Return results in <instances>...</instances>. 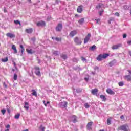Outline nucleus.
Masks as SVG:
<instances>
[{
  "label": "nucleus",
  "instance_id": "35",
  "mask_svg": "<svg viewBox=\"0 0 131 131\" xmlns=\"http://www.w3.org/2000/svg\"><path fill=\"white\" fill-rule=\"evenodd\" d=\"M55 40L56 41H61V40H62V38L56 37L55 38Z\"/></svg>",
  "mask_w": 131,
  "mask_h": 131
},
{
  "label": "nucleus",
  "instance_id": "21",
  "mask_svg": "<svg viewBox=\"0 0 131 131\" xmlns=\"http://www.w3.org/2000/svg\"><path fill=\"white\" fill-rule=\"evenodd\" d=\"M28 54H31V55H32V54H33V53H35V51H32V49H27L26 50Z\"/></svg>",
  "mask_w": 131,
  "mask_h": 131
},
{
  "label": "nucleus",
  "instance_id": "2",
  "mask_svg": "<svg viewBox=\"0 0 131 131\" xmlns=\"http://www.w3.org/2000/svg\"><path fill=\"white\" fill-rule=\"evenodd\" d=\"M74 42H75L76 45H77V46H80V45L82 43L81 39H79L78 37H75V38H74Z\"/></svg>",
  "mask_w": 131,
  "mask_h": 131
},
{
  "label": "nucleus",
  "instance_id": "46",
  "mask_svg": "<svg viewBox=\"0 0 131 131\" xmlns=\"http://www.w3.org/2000/svg\"><path fill=\"white\" fill-rule=\"evenodd\" d=\"M81 60H82V61H85L86 59L84 57H81Z\"/></svg>",
  "mask_w": 131,
  "mask_h": 131
},
{
  "label": "nucleus",
  "instance_id": "39",
  "mask_svg": "<svg viewBox=\"0 0 131 131\" xmlns=\"http://www.w3.org/2000/svg\"><path fill=\"white\" fill-rule=\"evenodd\" d=\"M103 13H104V10H102L101 11L99 12V14L100 16H102L103 15Z\"/></svg>",
  "mask_w": 131,
  "mask_h": 131
},
{
  "label": "nucleus",
  "instance_id": "54",
  "mask_svg": "<svg viewBox=\"0 0 131 131\" xmlns=\"http://www.w3.org/2000/svg\"><path fill=\"white\" fill-rule=\"evenodd\" d=\"M5 131H10V129H6Z\"/></svg>",
  "mask_w": 131,
  "mask_h": 131
},
{
  "label": "nucleus",
  "instance_id": "33",
  "mask_svg": "<svg viewBox=\"0 0 131 131\" xmlns=\"http://www.w3.org/2000/svg\"><path fill=\"white\" fill-rule=\"evenodd\" d=\"M84 107L86 108V109H88V108H90V105H89V103H85L84 104Z\"/></svg>",
  "mask_w": 131,
  "mask_h": 131
},
{
  "label": "nucleus",
  "instance_id": "37",
  "mask_svg": "<svg viewBox=\"0 0 131 131\" xmlns=\"http://www.w3.org/2000/svg\"><path fill=\"white\" fill-rule=\"evenodd\" d=\"M119 86H123V85H124V84L123 83V82H120L118 83Z\"/></svg>",
  "mask_w": 131,
  "mask_h": 131
},
{
  "label": "nucleus",
  "instance_id": "20",
  "mask_svg": "<svg viewBox=\"0 0 131 131\" xmlns=\"http://www.w3.org/2000/svg\"><path fill=\"white\" fill-rule=\"evenodd\" d=\"M12 49L14 51V54H17L18 53V51H17V48H16V46L13 45L12 46Z\"/></svg>",
  "mask_w": 131,
  "mask_h": 131
},
{
  "label": "nucleus",
  "instance_id": "16",
  "mask_svg": "<svg viewBox=\"0 0 131 131\" xmlns=\"http://www.w3.org/2000/svg\"><path fill=\"white\" fill-rule=\"evenodd\" d=\"M100 98L103 102H106V101H107V98H106L105 95H101Z\"/></svg>",
  "mask_w": 131,
  "mask_h": 131
},
{
  "label": "nucleus",
  "instance_id": "9",
  "mask_svg": "<svg viewBox=\"0 0 131 131\" xmlns=\"http://www.w3.org/2000/svg\"><path fill=\"white\" fill-rule=\"evenodd\" d=\"M37 26H46V22L41 20V21H38L36 23Z\"/></svg>",
  "mask_w": 131,
  "mask_h": 131
},
{
  "label": "nucleus",
  "instance_id": "8",
  "mask_svg": "<svg viewBox=\"0 0 131 131\" xmlns=\"http://www.w3.org/2000/svg\"><path fill=\"white\" fill-rule=\"evenodd\" d=\"M98 92H99V90H98V89L97 88H95L91 90V94H92V95H95L96 96H98L97 95Z\"/></svg>",
  "mask_w": 131,
  "mask_h": 131
},
{
  "label": "nucleus",
  "instance_id": "19",
  "mask_svg": "<svg viewBox=\"0 0 131 131\" xmlns=\"http://www.w3.org/2000/svg\"><path fill=\"white\" fill-rule=\"evenodd\" d=\"M96 9H102V8H104V5L100 3L97 6H96Z\"/></svg>",
  "mask_w": 131,
  "mask_h": 131
},
{
  "label": "nucleus",
  "instance_id": "48",
  "mask_svg": "<svg viewBox=\"0 0 131 131\" xmlns=\"http://www.w3.org/2000/svg\"><path fill=\"white\" fill-rule=\"evenodd\" d=\"M43 104H44V105H45V107H47V103H46V101H43Z\"/></svg>",
  "mask_w": 131,
  "mask_h": 131
},
{
  "label": "nucleus",
  "instance_id": "17",
  "mask_svg": "<svg viewBox=\"0 0 131 131\" xmlns=\"http://www.w3.org/2000/svg\"><path fill=\"white\" fill-rule=\"evenodd\" d=\"M76 34H77V32H76V31H73L70 32V36L73 37V36H74V35H76Z\"/></svg>",
  "mask_w": 131,
  "mask_h": 131
},
{
  "label": "nucleus",
  "instance_id": "49",
  "mask_svg": "<svg viewBox=\"0 0 131 131\" xmlns=\"http://www.w3.org/2000/svg\"><path fill=\"white\" fill-rule=\"evenodd\" d=\"M120 119H124V115H122V116L120 117Z\"/></svg>",
  "mask_w": 131,
  "mask_h": 131
},
{
  "label": "nucleus",
  "instance_id": "28",
  "mask_svg": "<svg viewBox=\"0 0 131 131\" xmlns=\"http://www.w3.org/2000/svg\"><path fill=\"white\" fill-rule=\"evenodd\" d=\"M20 48L21 49V54H23V53H24V47H23V45H20Z\"/></svg>",
  "mask_w": 131,
  "mask_h": 131
},
{
  "label": "nucleus",
  "instance_id": "44",
  "mask_svg": "<svg viewBox=\"0 0 131 131\" xmlns=\"http://www.w3.org/2000/svg\"><path fill=\"white\" fill-rule=\"evenodd\" d=\"M3 85L5 88H8V85H7L5 82L3 83Z\"/></svg>",
  "mask_w": 131,
  "mask_h": 131
},
{
  "label": "nucleus",
  "instance_id": "51",
  "mask_svg": "<svg viewBox=\"0 0 131 131\" xmlns=\"http://www.w3.org/2000/svg\"><path fill=\"white\" fill-rule=\"evenodd\" d=\"M13 64L14 65L15 68H16L17 67H16V62L13 61Z\"/></svg>",
  "mask_w": 131,
  "mask_h": 131
},
{
  "label": "nucleus",
  "instance_id": "38",
  "mask_svg": "<svg viewBox=\"0 0 131 131\" xmlns=\"http://www.w3.org/2000/svg\"><path fill=\"white\" fill-rule=\"evenodd\" d=\"M1 112L3 115H5V114L6 113V109L2 110Z\"/></svg>",
  "mask_w": 131,
  "mask_h": 131
},
{
  "label": "nucleus",
  "instance_id": "22",
  "mask_svg": "<svg viewBox=\"0 0 131 131\" xmlns=\"http://www.w3.org/2000/svg\"><path fill=\"white\" fill-rule=\"evenodd\" d=\"M24 107L27 110H28V109H29V106H28V102H25V106H24Z\"/></svg>",
  "mask_w": 131,
  "mask_h": 131
},
{
  "label": "nucleus",
  "instance_id": "57",
  "mask_svg": "<svg viewBox=\"0 0 131 131\" xmlns=\"http://www.w3.org/2000/svg\"><path fill=\"white\" fill-rule=\"evenodd\" d=\"M129 53L130 56H131V51H129Z\"/></svg>",
  "mask_w": 131,
  "mask_h": 131
},
{
  "label": "nucleus",
  "instance_id": "25",
  "mask_svg": "<svg viewBox=\"0 0 131 131\" xmlns=\"http://www.w3.org/2000/svg\"><path fill=\"white\" fill-rule=\"evenodd\" d=\"M111 117H110L107 119V123L108 125H110V124H111Z\"/></svg>",
  "mask_w": 131,
  "mask_h": 131
},
{
  "label": "nucleus",
  "instance_id": "52",
  "mask_svg": "<svg viewBox=\"0 0 131 131\" xmlns=\"http://www.w3.org/2000/svg\"><path fill=\"white\" fill-rule=\"evenodd\" d=\"M84 80H85L86 81H88L89 80V79H88V78L85 77V78H84Z\"/></svg>",
  "mask_w": 131,
  "mask_h": 131
},
{
  "label": "nucleus",
  "instance_id": "62",
  "mask_svg": "<svg viewBox=\"0 0 131 131\" xmlns=\"http://www.w3.org/2000/svg\"><path fill=\"white\" fill-rule=\"evenodd\" d=\"M52 39H54V37H52Z\"/></svg>",
  "mask_w": 131,
  "mask_h": 131
},
{
  "label": "nucleus",
  "instance_id": "3",
  "mask_svg": "<svg viewBox=\"0 0 131 131\" xmlns=\"http://www.w3.org/2000/svg\"><path fill=\"white\" fill-rule=\"evenodd\" d=\"M34 69L35 70V73L36 75H37V76H40V75H41L40 69L39 68V67H35Z\"/></svg>",
  "mask_w": 131,
  "mask_h": 131
},
{
  "label": "nucleus",
  "instance_id": "60",
  "mask_svg": "<svg viewBox=\"0 0 131 131\" xmlns=\"http://www.w3.org/2000/svg\"><path fill=\"white\" fill-rule=\"evenodd\" d=\"M99 131H105V130L102 129V130H99Z\"/></svg>",
  "mask_w": 131,
  "mask_h": 131
},
{
  "label": "nucleus",
  "instance_id": "23",
  "mask_svg": "<svg viewBox=\"0 0 131 131\" xmlns=\"http://www.w3.org/2000/svg\"><path fill=\"white\" fill-rule=\"evenodd\" d=\"M115 61H111V62H109V66L110 67H112V66H114V64H115Z\"/></svg>",
  "mask_w": 131,
  "mask_h": 131
},
{
  "label": "nucleus",
  "instance_id": "45",
  "mask_svg": "<svg viewBox=\"0 0 131 131\" xmlns=\"http://www.w3.org/2000/svg\"><path fill=\"white\" fill-rule=\"evenodd\" d=\"M126 36H127L126 34H124L123 35V38H126Z\"/></svg>",
  "mask_w": 131,
  "mask_h": 131
},
{
  "label": "nucleus",
  "instance_id": "6",
  "mask_svg": "<svg viewBox=\"0 0 131 131\" xmlns=\"http://www.w3.org/2000/svg\"><path fill=\"white\" fill-rule=\"evenodd\" d=\"M62 28H63L62 24H58L57 26L56 27V31L60 32L62 30Z\"/></svg>",
  "mask_w": 131,
  "mask_h": 131
},
{
  "label": "nucleus",
  "instance_id": "29",
  "mask_svg": "<svg viewBox=\"0 0 131 131\" xmlns=\"http://www.w3.org/2000/svg\"><path fill=\"white\" fill-rule=\"evenodd\" d=\"M20 114H17L15 115L14 118L15 119H19V118H20Z\"/></svg>",
  "mask_w": 131,
  "mask_h": 131
},
{
  "label": "nucleus",
  "instance_id": "32",
  "mask_svg": "<svg viewBox=\"0 0 131 131\" xmlns=\"http://www.w3.org/2000/svg\"><path fill=\"white\" fill-rule=\"evenodd\" d=\"M17 77H18V75H17V74H14V77H13L14 80H17Z\"/></svg>",
  "mask_w": 131,
  "mask_h": 131
},
{
  "label": "nucleus",
  "instance_id": "10",
  "mask_svg": "<svg viewBox=\"0 0 131 131\" xmlns=\"http://www.w3.org/2000/svg\"><path fill=\"white\" fill-rule=\"evenodd\" d=\"M106 93H107L108 95H115V92L112 91V89L110 88H108L106 89Z\"/></svg>",
  "mask_w": 131,
  "mask_h": 131
},
{
  "label": "nucleus",
  "instance_id": "1",
  "mask_svg": "<svg viewBox=\"0 0 131 131\" xmlns=\"http://www.w3.org/2000/svg\"><path fill=\"white\" fill-rule=\"evenodd\" d=\"M107 57H109V54H100L97 57V60L98 61H102L103 59H106Z\"/></svg>",
  "mask_w": 131,
  "mask_h": 131
},
{
  "label": "nucleus",
  "instance_id": "36",
  "mask_svg": "<svg viewBox=\"0 0 131 131\" xmlns=\"http://www.w3.org/2000/svg\"><path fill=\"white\" fill-rule=\"evenodd\" d=\"M53 55H54L55 56H58V55H59V52H58V51H54L53 52Z\"/></svg>",
  "mask_w": 131,
  "mask_h": 131
},
{
  "label": "nucleus",
  "instance_id": "34",
  "mask_svg": "<svg viewBox=\"0 0 131 131\" xmlns=\"http://www.w3.org/2000/svg\"><path fill=\"white\" fill-rule=\"evenodd\" d=\"M14 23L16 25L19 24L20 25H21V23L18 20H14Z\"/></svg>",
  "mask_w": 131,
  "mask_h": 131
},
{
  "label": "nucleus",
  "instance_id": "27",
  "mask_svg": "<svg viewBox=\"0 0 131 131\" xmlns=\"http://www.w3.org/2000/svg\"><path fill=\"white\" fill-rule=\"evenodd\" d=\"M84 22V18H81L80 20H78V23L80 24H82Z\"/></svg>",
  "mask_w": 131,
  "mask_h": 131
},
{
  "label": "nucleus",
  "instance_id": "50",
  "mask_svg": "<svg viewBox=\"0 0 131 131\" xmlns=\"http://www.w3.org/2000/svg\"><path fill=\"white\" fill-rule=\"evenodd\" d=\"M95 70H99V67H95L94 68Z\"/></svg>",
  "mask_w": 131,
  "mask_h": 131
},
{
  "label": "nucleus",
  "instance_id": "18",
  "mask_svg": "<svg viewBox=\"0 0 131 131\" xmlns=\"http://www.w3.org/2000/svg\"><path fill=\"white\" fill-rule=\"evenodd\" d=\"M72 118L73 119V122L74 123H76V122H77V117L75 115H73L72 117Z\"/></svg>",
  "mask_w": 131,
  "mask_h": 131
},
{
  "label": "nucleus",
  "instance_id": "61",
  "mask_svg": "<svg viewBox=\"0 0 131 131\" xmlns=\"http://www.w3.org/2000/svg\"><path fill=\"white\" fill-rule=\"evenodd\" d=\"M8 112H10V110H8Z\"/></svg>",
  "mask_w": 131,
  "mask_h": 131
},
{
  "label": "nucleus",
  "instance_id": "30",
  "mask_svg": "<svg viewBox=\"0 0 131 131\" xmlns=\"http://www.w3.org/2000/svg\"><path fill=\"white\" fill-rule=\"evenodd\" d=\"M61 57L62 58V59H64V60H66V59H67V55L65 54H62Z\"/></svg>",
  "mask_w": 131,
  "mask_h": 131
},
{
  "label": "nucleus",
  "instance_id": "47",
  "mask_svg": "<svg viewBox=\"0 0 131 131\" xmlns=\"http://www.w3.org/2000/svg\"><path fill=\"white\" fill-rule=\"evenodd\" d=\"M4 13H7L8 12V11L7 10V9H6V8H4Z\"/></svg>",
  "mask_w": 131,
  "mask_h": 131
},
{
  "label": "nucleus",
  "instance_id": "31",
  "mask_svg": "<svg viewBox=\"0 0 131 131\" xmlns=\"http://www.w3.org/2000/svg\"><path fill=\"white\" fill-rule=\"evenodd\" d=\"M90 50L92 51H94V50H96V45H93L90 48Z\"/></svg>",
  "mask_w": 131,
  "mask_h": 131
},
{
  "label": "nucleus",
  "instance_id": "12",
  "mask_svg": "<svg viewBox=\"0 0 131 131\" xmlns=\"http://www.w3.org/2000/svg\"><path fill=\"white\" fill-rule=\"evenodd\" d=\"M124 78L125 80H126L127 81H131V75H125L124 76Z\"/></svg>",
  "mask_w": 131,
  "mask_h": 131
},
{
  "label": "nucleus",
  "instance_id": "14",
  "mask_svg": "<svg viewBox=\"0 0 131 131\" xmlns=\"http://www.w3.org/2000/svg\"><path fill=\"white\" fill-rule=\"evenodd\" d=\"M121 47V44H117L116 45H113L112 47V50H117V49H119Z\"/></svg>",
  "mask_w": 131,
  "mask_h": 131
},
{
  "label": "nucleus",
  "instance_id": "40",
  "mask_svg": "<svg viewBox=\"0 0 131 131\" xmlns=\"http://www.w3.org/2000/svg\"><path fill=\"white\" fill-rule=\"evenodd\" d=\"M113 20V18H110V20L108 21V24H111V22Z\"/></svg>",
  "mask_w": 131,
  "mask_h": 131
},
{
  "label": "nucleus",
  "instance_id": "11",
  "mask_svg": "<svg viewBox=\"0 0 131 131\" xmlns=\"http://www.w3.org/2000/svg\"><path fill=\"white\" fill-rule=\"evenodd\" d=\"M90 37H91V34H88L84 38V43H86L90 40Z\"/></svg>",
  "mask_w": 131,
  "mask_h": 131
},
{
  "label": "nucleus",
  "instance_id": "43",
  "mask_svg": "<svg viewBox=\"0 0 131 131\" xmlns=\"http://www.w3.org/2000/svg\"><path fill=\"white\" fill-rule=\"evenodd\" d=\"M40 127H41V130H42V131H45V127H42V125H40Z\"/></svg>",
  "mask_w": 131,
  "mask_h": 131
},
{
  "label": "nucleus",
  "instance_id": "24",
  "mask_svg": "<svg viewBox=\"0 0 131 131\" xmlns=\"http://www.w3.org/2000/svg\"><path fill=\"white\" fill-rule=\"evenodd\" d=\"M32 94L33 95V96H35V97H36L37 96V93H36V91H35V90H32Z\"/></svg>",
  "mask_w": 131,
  "mask_h": 131
},
{
  "label": "nucleus",
  "instance_id": "56",
  "mask_svg": "<svg viewBox=\"0 0 131 131\" xmlns=\"http://www.w3.org/2000/svg\"><path fill=\"white\" fill-rule=\"evenodd\" d=\"M28 1H29V3H31V0H28Z\"/></svg>",
  "mask_w": 131,
  "mask_h": 131
},
{
  "label": "nucleus",
  "instance_id": "7",
  "mask_svg": "<svg viewBox=\"0 0 131 131\" xmlns=\"http://www.w3.org/2000/svg\"><path fill=\"white\" fill-rule=\"evenodd\" d=\"M6 36H7V37H10V38H15V37H16V35L12 33H7L6 34Z\"/></svg>",
  "mask_w": 131,
  "mask_h": 131
},
{
  "label": "nucleus",
  "instance_id": "59",
  "mask_svg": "<svg viewBox=\"0 0 131 131\" xmlns=\"http://www.w3.org/2000/svg\"><path fill=\"white\" fill-rule=\"evenodd\" d=\"M12 71L14 72V71H15V69H12Z\"/></svg>",
  "mask_w": 131,
  "mask_h": 131
},
{
  "label": "nucleus",
  "instance_id": "4",
  "mask_svg": "<svg viewBox=\"0 0 131 131\" xmlns=\"http://www.w3.org/2000/svg\"><path fill=\"white\" fill-rule=\"evenodd\" d=\"M68 102L67 101H62L59 103V106L61 108H67Z\"/></svg>",
  "mask_w": 131,
  "mask_h": 131
},
{
  "label": "nucleus",
  "instance_id": "13",
  "mask_svg": "<svg viewBox=\"0 0 131 131\" xmlns=\"http://www.w3.org/2000/svg\"><path fill=\"white\" fill-rule=\"evenodd\" d=\"M83 6L82 5H80L78 7L77 9V12L78 13H81L83 11Z\"/></svg>",
  "mask_w": 131,
  "mask_h": 131
},
{
  "label": "nucleus",
  "instance_id": "26",
  "mask_svg": "<svg viewBox=\"0 0 131 131\" xmlns=\"http://www.w3.org/2000/svg\"><path fill=\"white\" fill-rule=\"evenodd\" d=\"M2 61L4 63H6V62H8V61H9V58H8V57H6L5 58L2 59Z\"/></svg>",
  "mask_w": 131,
  "mask_h": 131
},
{
  "label": "nucleus",
  "instance_id": "58",
  "mask_svg": "<svg viewBox=\"0 0 131 131\" xmlns=\"http://www.w3.org/2000/svg\"><path fill=\"white\" fill-rule=\"evenodd\" d=\"M23 131H29V130H28V129H26V130H24Z\"/></svg>",
  "mask_w": 131,
  "mask_h": 131
},
{
  "label": "nucleus",
  "instance_id": "5",
  "mask_svg": "<svg viewBox=\"0 0 131 131\" xmlns=\"http://www.w3.org/2000/svg\"><path fill=\"white\" fill-rule=\"evenodd\" d=\"M92 126H93V122H88L86 125L88 130H92V129H93Z\"/></svg>",
  "mask_w": 131,
  "mask_h": 131
},
{
  "label": "nucleus",
  "instance_id": "53",
  "mask_svg": "<svg viewBox=\"0 0 131 131\" xmlns=\"http://www.w3.org/2000/svg\"><path fill=\"white\" fill-rule=\"evenodd\" d=\"M127 43H128V45H130L131 43V41H129L127 42Z\"/></svg>",
  "mask_w": 131,
  "mask_h": 131
},
{
  "label": "nucleus",
  "instance_id": "55",
  "mask_svg": "<svg viewBox=\"0 0 131 131\" xmlns=\"http://www.w3.org/2000/svg\"><path fill=\"white\" fill-rule=\"evenodd\" d=\"M46 104H50V102L49 101H47Z\"/></svg>",
  "mask_w": 131,
  "mask_h": 131
},
{
  "label": "nucleus",
  "instance_id": "42",
  "mask_svg": "<svg viewBox=\"0 0 131 131\" xmlns=\"http://www.w3.org/2000/svg\"><path fill=\"white\" fill-rule=\"evenodd\" d=\"M10 127H11V126L10 125V124H8L5 126V127H6V128H7V129H9V128H10Z\"/></svg>",
  "mask_w": 131,
  "mask_h": 131
},
{
  "label": "nucleus",
  "instance_id": "15",
  "mask_svg": "<svg viewBox=\"0 0 131 131\" xmlns=\"http://www.w3.org/2000/svg\"><path fill=\"white\" fill-rule=\"evenodd\" d=\"M25 32H26V33L31 34L32 32H33V29L32 28L26 29L25 30Z\"/></svg>",
  "mask_w": 131,
  "mask_h": 131
},
{
  "label": "nucleus",
  "instance_id": "41",
  "mask_svg": "<svg viewBox=\"0 0 131 131\" xmlns=\"http://www.w3.org/2000/svg\"><path fill=\"white\" fill-rule=\"evenodd\" d=\"M115 16H117V17H119V16H120L119 13H118V12H116V13H115Z\"/></svg>",
  "mask_w": 131,
  "mask_h": 131
}]
</instances>
